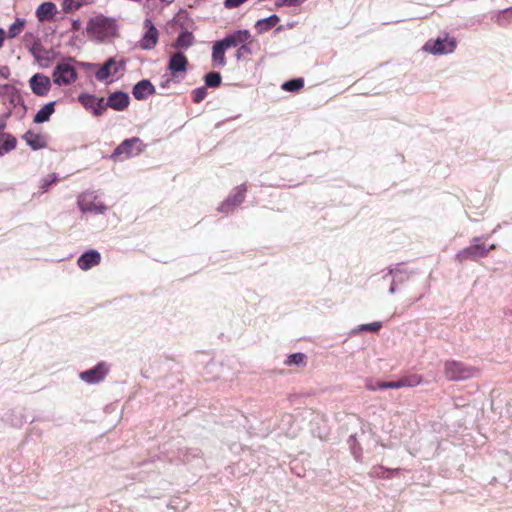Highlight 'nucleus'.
I'll list each match as a JSON object with an SVG mask.
<instances>
[{
  "label": "nucleus",
  "instance_id": "nucleus-34",
  "mask_svg": "<svg viewBox=\"0 0 512 512\" xmlns=\"http://www.w3.org/2000/svg\"><path fill=\"white\" fill-rule=\"evenodd\" d=\"M57 181V175L55 173H50L46 177L43 178L42 184L40 186L42 192H46L49 186Z\"/></svg>",
  "mask_w": 512,
  "mask_h": 512
},
{
  "label": "nucleus",
  "instance_id": "nucleus-13",
  "mask_svg": "<svg viewBox=\"0 0 512 512\" xmlns=\"http://www.w3.org/2000/svg\"><path fill=\"white\" fill-rule=\"evenodd\" d=\"M130 102L129 95L122 91H117L114 93H111L107 101L105 102V108L108 107L116 110V111H123L125 110Z\"/></svg>",
  "mask_w": 512,
  "mask_h": 512
},
{
  "label": "nucleus",
  "instance_id": "nucleus-12",
  "mask_svg": "<svg viewBox=\"0 0 512 512\" xmlns=\"http://www.w3.org/2000/svg\"><path fill=\"white\" fill-rule=\"evenodd\" d=\"M79 102L96 116H100L106 111L103 98H97L91 94H82L79 96Z\"/></svg>",
  "mask_w": 512,
  "mask_h": 512
},
{
  "label": "nucleus",
  "instance_id": "nucleus-1",
  "mask_svg": "<svg viewBox=\"0 0 512 512\" xmlns=\"http://www.w3.org/2000/svg\"><path fill=\"white\" fill-rule=\"evenodd\" d=\"M117 33L116 21L102 14L91 17L86 26L87 36L94 41L103 42Z\"/></svg>",
  "mask_w": 512,
  "mask_h": 512
},
{
  "label": "nucleus",
  "instance_id": "nucleus-27",
  "mask_svg": "<svg viewBox=\"0 0 512 512\" xmlns=\"http://www.w3.org/2000/svg\"><path fill=\"white\" fill-rule=\"evenodd\" d=\"M84 2L85 0H63L62 9L64 12L69 13L78 10Z\"/></svg>",
  "mask_w": 512,
  "mask_h": 512
},
{
  "label": "nucleus",
  "instance_id": "nucleus-33",
  "mask_svg": "<svg viewBox=\"0 0 512 512\" xmlns=\"http://www.w3.org/2000/svg\"><path fill=\"white\" fill-rule=\"evenodd\" d=\"M382 327V323L379 321L372 322L369 324H362L358 326V328L355 331H370V332H377Z\"/></svg>",
  "mask_w": 512,
  "mask_h": 512
},
{
  "label": "nucleus",
  "instance_id": "nucleus-23",
  "mask_svg": "<svg viewBox=\"0 0 512 512\" xmlns=\"http://www.w3.org/2000/svg\"><path fill=\"white\" fill-rule=\"evenodd\" d=\"M16 147V139L10 134H0V156Z\"/></svg>",
  "mask_w": 512,
  "mask_h": 512
},
{
  "label": "nucleus",
  "instance_id": "nucleus-30",
  "mask_svg": "<svg viewBox=\"0 0 512 512\" xmlns=\"http://www.w3.org/2000/svg\"><path fill=\"white\" fill-rule=\"evenodd\" d=\"M304 85V81L302 79H293V80H290V81H287L285 82L283 85H282V88L286 91H297L299 90L300 88H302Z\"/></svg>",
  "mask_w": 512,
  "mask_h": 512
},
{
  "label": "nucleus",
  "instance_id": "nucleus-25",
  "mask_svg": "<svg viewBox=\"0 0 512 512\" xmlns=\"http://www.w3.org/2000/svg\"><path fill=\"white\" fill-rule=\"evenodd\" d=\"M194 42V37L190 32H182L172 44L174 48L186 49Z\"/></svg>",
  "mask_w": 512,
  "mask_h": 512
},
{
  "label": "nucleus",
  "instance_id": "nucleus-22",
  "mask_svg": "<svg viewBox=\"0 0 512 512\" xmlns=\"http://www.w3.org/2000/svg\"><path fill=\"white\" fill-rule=\"evenodd\" d=\"M55 102L45 104L34 116L35 123H44L49 120L50 116L54 113Z\"/></svg>",
  "mask_w": 512,
  "mask_h": 512
},
{
  "label": "nucleus",
  "instance_id": "nucleus-38",
  "mask_svg": "<svg viewBox=\"0 0 512 512\" xmlns=\"http://www.w3.org/2000/svg\"><path fill=\"white\" fill-rule=\"evenodd\" d=\"M246 1L247 0H225V7L226 8H236Z\"/></svg>",
  "mask_w": 512,
  "mask_h": 512
},
{
  "label": "nucleus",
  "instance_id": "nucleus-3",
  "mask_svg": "<svg viewBox=\"0 0 512 512\" xmlns=\"http://www.w3.org/2000/svg\"><path fill=\"white\" fill-rule=\"evenodd\" d=\"M478 373L477 368L458 361H447L444 366V374L451 381L470 379L476 377Z\"/></svg>",
  "mask_w": 512,
  "mask_h": 512
},
{
  "label": "nucleus",
  "instance_id": "nucleus-7",
  "mask_svg": "<svg viewBox=\"0 0 512 512\" xmlns=\"http://www.w3.org/2000/svg\"><path fill=\"white\" fill-rule=\"evenodd\" d=\"M144 29L145 32L139 41V46L143 50L153 49L158 42L159 32L151 19L144 20Z\"/></svg>",
  "mask_w": 512,
  "mask_h": 512
},
{
  "label": "nucleus",
  "instance_id": "nucleus-19",
  "mask_svg": "<svg viewBox=\"0 0 512 512\" xmlns=\"http://www.w3.org/2000/svg\"><path fill=\"white\" fill-rule=\"evenodd\" d=\"M57 12L56 5L52 2H44L36 10V17L40 22L52 19Z\"/></svg>",
  "mask_w": 512,
  "mask_h": 512
},
{
  "label": "nucleus",
  "instance_id": "nucleus-2",
  "mask_svg": "<svg viewBox=\"0 0 512 512\" xmlns=\"http://www.w3.org/2000/svg\"><path fill=\"white\" fill-rule=\"evenodd\" d=\"M78 73L72 58H66L56 64L52 72V80L58 86H69L76 82Z\"/></svg>",
  "mask_w": 512,
  "mask_h": 512
},
{
  "label": "nucleus",
  "instance_id": "nucleus-28",
  "mask_svg": "<svg viewBox=\"0 0 512 512\" xmlns=\"http://www.w3.org/2000/svg\"><path fill=\"white\" fill-rule=\"evenodd\" d=\"M221 83V75L218 72H210L205 76V84L208 87H218Z\"/></svg>",
  "mask_w": 512,
  "mask_h": 512
},
{
  "label": "nucleus",
  "instance_id": "nucleus-15",
  "mask_svg": "<svg viewBox=\"0 0 512 512\" xmlns=\"http://www.w3.org/2000/svg\"><path fill=\"white\" fill-rule=\"evenodd\" d=\"M246 188L244 186L237 187L227 200L219 207L221 212H229L235 206L241 204L244 200Z\"/></svg>",
  "mask_w": 512,
  "mask_h": 512
},
{
  "label": "nucleus",
  "instance_id": "nucleus-18",
  "mask_svg": "<svg viewBox=\"0 0 512 512\" xmlns=\"http://www.w3.org/2000/svg\"><path fill=\"white\" fill-rule=\"evenodd\" d=\"M155 93V87L149 80H141L139 81L132 90L133 96L137 100H144L148 96Z\"/></svg>",
  "mask_w": 512,
  "mask_h": 512
},
{
  "label": "nucleus",
  "instance_id": "nucleus-21",
  "mask_svg": "<svg viewBox=\"0 0 512 512\" xmlns=\"http://www.w3.org/2000/svg\"><path fill=\"white\" fill-rule=\"evenodd\" d=\"M225 51L218 42H215L212 48V64L214 67H224L226 65Z\"/></svg>",
  "mask_w": 512,
  "mask_h": 512
},
{
  "label": "nucleus",
  "instance_id": "nucleus-6",
  "mask_svg": "<svg viewBox=\"0 0 512 512\" xmlns=\"http://www.w3.org/2000/svg\"><path fill=\"white\" fill-rule=\"evenodd\" d=\"M125 71V62L117 61L115 58H109L96 72L95 76L99 81H105L110 76L123 74Z\"/></svg>",
  "mask_w": 512,
  "mask_h": 512
},
{
  "label": "nucleus",
  "instance_id": "nucleus-16",
  "mask_svg": "<svg viewBox=\"0 0 512 512\" xmlns=\"http://www.w3.org/2000/svg\"><path fill=\"white\" fill-rule=\"evenodd\" d=\"M187 66V57L182 52H176L171 55L167 68L175 76L179 72H186Z\"/></svg>",
  "mask_w": 512,
  "mask_h": 512
},
{
  "label": "nucleus",
  "instance_id": "nucleus-42",
  "mask_svg": "<svg viewBox=\"0 0 512 512\" xmlns=\"http://www.w3.org/2000/svg\"><path fill=\"white\" fill-rule=\"evenodd\" d=\"M272 18H267V19H263V20H259L257 22V26H262L263 24H269V25H272L273 23L271 22Z\"/></svg>",
  "mask_w": 512,
  "mask_h": 512
},
{
  "label": "nucleus",
  "instance_id": "nucleus-5",
  "mask_svg": "<svg viewBox=\"0 0 512 512\" xmlns=\"http://www.w3.org/2000/svg\"><path fill=\"white\" fill-rule=\"evenodd\" d=\"M78 206L82 212L103 213L106 207L98 200L94 192H84L78 197Z\"/></svg>",
  "mask_w": 512,
  "mask_h": 512
},
{
  "label": "nucleus",
  "instance_id": "nucleus-44",
  "mask_svg": "<svg viewBox=\"0 0 512 512\" xmlns=\"http://www.w3.org/2000/svg\"><path fill=\"white\" fill-rule=\"evenodd\" d=\"M4 30L3 29H0V48L2 47L3 45V42H4Z\"/></svg>",
  "mask_w": 512,
  "mask_h": 512
},
{
  "label": "nucleus",
  "instance_id": "nucleus-40",
  "mask_svg": "<svg viewBox=\"0 0 512 512\" xmlns=\"http://www.w3.org/2000/svg\"><path fill=\"white\" fill-rule=\"evenodd\" d=\"M398 274L397 272L395 273L394 277L392 278L391 280V286H390V289H389V292L390 294H394L396 292V278H397Z\"/></svg>",
  "mask_w": 512,
  "mask_h": 512
},
{
  "label": "nucleus",
  "instance_id": "nucleus-29",
  "mask_svg": "<svg viewBox=\"0 0 512 512\" xmlns=\"http://www.w3.org/2000/svg\"><path fill=\"white\" fill-rule=\"evenodd\" d=\"M366 388L370 391H375L377 389H398V384L397 381L377 382L376 385L366 384Z\"/></svg>",
  "mask_w": 512,
  "mask_h": 512
},
{
  "label": "nucleus",
  "instance_id": "nucleus-17",
  "mask_svg": "<svg viewBox=\"0 0 512 512\" xmlns=\"http://www.w3.org/2000/svg\"><path fill=\"white\" fill-rule=\"evenodd\" d=\"M100 253L96 250H90L82 254L78 259V266L81 270H89L100 263Z\"/></svg>",
  "mask_w": 512,
  "mask_h": 512
},
{
  "label": "nucleus",
  "instance_id": "nucleus-10",
  "mask_svg": "<svg viewBox=\"0 0 512 512\" xmlns=\"http://www.w3.org/2000/svg\"><path fill=\"white\" fill-rule=\"evenodd\" d=\"M29 86L35 95L43 97L50 91L51 80L42 73H36L30 78Z\"/></svg>",
  "mask_w": 512,
  "mask_h": 512
},
{
  "label": "nucleus",
  "instance_id": "nucleus-31",
  "mask_svg": "<svg viewBox=\"0 0 512 512\" xmlns=\"http://www.w3.org/2000/svg\"><path fill=\"white\" fill-rule=\"evenodd\" d=\"M304 360H305V355L302 354V353H295V354H291L287 361H286V364L287 365H302L304 364Z\"/></svg>",
  "mask_w": 512,
  "mask_h": 512
},
{
  "label": "nucleus",
  "instance_id": "nucleus-45",
  "mask_svg": "<svg viewBox=\"0 0 512 512\" xmlns=\"http://www.w3.org/2000/svg\"><path fill=\"white\" fill-rule=\"evenodd\" d=\"M163 2L170 3L172 0H162Z\"/></svg>",
  "mask_w": 512,
  "mask_h": 512
},
{
  "label": "nucleus",
  "instance_id": "nucleus-4",
  "mask_svg": "<svg viewBox=\"0 0 512 512\" xmlns=\"http://www.w3.org/2000/svg\"><path fill=\"white\" fill-rule=\"evenodd\" d=\"M456 47L454 38H437L428 40L423 46V50L433 55L452 53Z\"/></svg>",
  "mask_w": 512,
  "mask_h": 512
},
{
  "label": "nucleus",
  "instance_id": "nucleus-32",
  "mask_svg": "<svg viewBox=\"0 0 512 512\" xmlns=\"http://www.w3.org/2000/svg\"><path fill=\"white\" fill-rule=\"evenodd\" d=\"M207 96L206 87H199L192 91V98L195 103H200Z\"/></svg>",
  "mask_w": 512,
  "mask_h": 512
},
{
  "label": "nucleus",
  "instance_id": "nucleus-39",
  "mask_svg": "<svg viewBox=\"0 0 512 512\" xmlns=\"http://www.w3.org/2000/svg\"><path fill=\"white\" fill-rule=\"evenodd\" d=\"M304 0H282V5H286L289 7H296L301 5Z\"/></svg>",
  "mask_w": 512,
  "mask_h": 512
},
{
  "label": "nucleus",
  "instance_id": "nucleus-9",
  "mask_svg": "<svg viewBox=\"0 0 512 512\" xmlns=\"http://www.w3.org/2000/svg\"><path fill=\"white\" fill-rule=\"evenodd\" d=\"M142 152V142L139 138L123 141L114 151L113 156L124 155V158L137 156Z\"/></svg>",
  "mask_w": 512,
  "mask_h": 512
},
{
  "label": "nucleus",
  "instance_id": "nucleus-20",
  "mask_svg": "<svg viewBox=\"0 0 512 512\" xmlns=\"http://www.w3.org/2000/svg\"><path fill=\"white\" fill-rule=\"evenodd\" d=\"M24 139L33 150L44 148L47 144L46 139L43 135L31 131L25 133Z\"/></svg>",
  "mask_w": 512,
  "mask_h": 512
},
{
  "label": "nucleus",
  "instance_id": "nucleus-36",
  "mask_svg": "<svg viewBox=\"0 0 512 512\" xmlns=\"http://www.w3.org/2000/svg\"><path fill=\"white\" fill-rule=\"evenodd\" d=\"M398 471V469L390 470L383 467H376L373 469V475L377 477H390L391 474H394Z\"/></svg>",
  "mask_w": 512,
  "mask_h": 512
},
{
  "label": "nucleus",
  "instance_id": "nucleus-35",
  "mask_svg": "<svg viewBox=\"0 0 512 512\" xmlns=\"http://www.w3.org/2000/svg\"><path fill=\"white\" fill-rule=\"evenodd\" d=\"M396 272L398 274L396 278V283H403L404 281H406L407 276L398 268L389 269L388 272L383 276V278L386 279L388 276H392L393 278Z\"/></svg>",
  "mask_w": 512,
  "mask_h": 512
},
{
  "label": "nucleus",
  "instance_id": "nucleus-37",
  "mask_svg": "<svg viewBox=\"0 0 512 512\" xmlns=\"http://www.w3.org/2000/svg\"><path fill=\"white\" fill-rule=\"evenodd\" d=\"M40 51H41V47L39 46H34L31 48V53L33 54V56L39 61V62H42V61H50V58L47 57V56H43L40 54Z\"/></svg>",
  "mask_w": 512,
  "mask_h": 512
},
{
  "label": "nucleus",
  "instance_id": "nucleus-14",
  "mask_svg": "<svg viewBox=\"0 0 512 512\" xmlns=\"http://www.w3.org/2000/svg\"><path fill=\"white\" fill-rule=\"evenodd\" d=\"M250 37V33L247 30H239L235 33L226 36L224 39L217 41L224 49L237 47L240 44L245 43Z\"/></svg>",
  "mask_w": 512,
  "mask_h": 512
},
{
  "label": "nucleus",
  "instance_id": "nucleus-11",
  "mask_svg": "<svg viewBox=\"0 0 512 512\" xmlns=\"http://www.w3.org/2000/svg\"><path fill=\"white\" fill-rule=\"evenodd\" d=\"M108 371L109 367L104 362H101L95 367L81 372L80 378L88 384H95L102 381L107 375Z\"/></svg>",
  "mask_w": 512,
  "mask_h": 512
},
{
  "label": "nucleus",
  "instance_id": "nucleus-41",
  "mask_svg": "<svg viewBox=\"0 0 512 512\" xmlns=\"http://www.w3.org/2000/svg\"><path fill=\"white\" fill-rule=\"evenodd\" d=\"M81 29V21L78 19H75L72 21V30L73 31H79Z\"/></svg>",
  "mask_w": 512,
  "mask_h": 512
},
{
  "label": "nucleus",
  "instance_id": "nucleus-26",
  "mask_svg": "<svg viewBox=\"0 0 512 512\" xmlns=\"http://www.w3.org/2000/svg\"><path fill=\"white\" fill-rule=\"evenodd\" d=\"M24 25H25V20L21 19V18H17L16 21L9 26L8 32H7V37L12 39V38H15L16 36H18L22 32Z\"/></svg>",
  "mask_w": 512,
  "mask_h": 512
},
{
  "label": "nucleus",
  "instance_id": "nucleus-8",
  "mask_svg": "<svg viewBox=\"0 0 512 512\" xmlns=\"http://www.w3.org/2000/svg\"><path fill=\"white\" fill-rule=\"evenodd\" d=\"M494 248H495L494 244H492L491 246H489L487 248L483 244L476 243V244H473V245L461 250L460 252L457 253L456 256L460 262H463L468 259L476 260L478 258L485 257L488 254V252Z\"/></svg>",
  "mask_w": 512,
  "mask_h": 512
},
{
  "label": "nucleus",
  "instance_id": "nucleus-24",
  "mask_svg": "<svg viewBox=\"0 0 512 512\" xmlns=\"http://www.w3.org/2000/svg\"><path fill=\"white\" fill-rule=\"evenodd\" d=\"M422 376L418 374L408 375L397 380L398 389L403 387H416L422 383Z\"/></svg>",
  "mask_w": 512,
  "mask_h": 512
},
{
  "label": "nucleus",
  "instance_id": "nucleus-43",
  "mask_svg": "<svg viewBox=\"0 0 512 512\" xmlns=\"http://www.w3.org/2000/svg\"><path fill=\"white\" fill-rule=\"evenodd\" d=\"M240 45H241V47L239 48L238 53H237V57L238 58H240V56L242 55V51L243 50H247V47H246L245 43L240 44Z\"/></svg>",
  "mask_w": 512,
  "mask_h": 512
}]
</instances>
